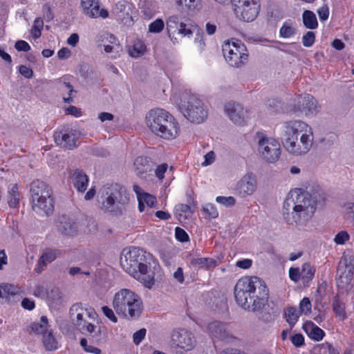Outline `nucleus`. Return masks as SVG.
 I'll return each mask as SVG.
<instances>
[{
  "mask_svg": "<svg viewBox=\"0 0 354 354\" xmlns=\"http://www.w3.org/2000/svg\"><path fill=\"white\" fill-rule=\"evenodd\" d=\"M324 201L325 194L321 190L290 192L283 202V218L288 225L303 230L308 225L317 206H322Z\"/></svg>",
  "mask_w": 354,
  "mask_h": 354,
  "instance_id": "f257e3e1",
  "label": "nucleus"
},
{
  "mask_svg": "<svg viewBox=\"0 0 354 354\" xmlns=\"http://www.w3.org/2000/svg\"><path fill=\"white\" fill-rule=\"evenodd\" d=\"M277 131L286 151L294 156L306 154L311 149L314 136L312 128L301 120L281 122Z\"/></svg>",
  "mask_w": 354,
  "mask_h": 354,
  "instance_id": "f03ea898",
  "label": "nucleus"
},
{
  "mask_svg": "<svg viewBox=\"0 0 354 354\" xmlns=\"http://www.w3.org/2000/svg\"><path fill=\"white\" fill-rule=\"evenodd\" d=\"M234 297L243 309L258 311L268 301V288L259 277H242L234 286Z\"/></svg>",
  "mask_w": 354,
  "mask_h": 354,
  "instance_id": "7ed1b4c3",
  "label": "nucleus"
},
{
  "mask_svg": "<svg viewBox=\"0 0 354 354\" xmlns=\"http://www.w3.org/2000/svg\"><path fill=\"white\" fill-rule=\"evenodd\" d=\"M142 250L131 247L123 249L120 256V265L123 270L140 281L145 287L151 288L154 284L155 270L148 261L149 259Z\"/></svg>",
  "mask_w": 354,
  "mask_h": 354,
  "instance_id": "20e7f679",
  "label": "nucleus"
},
{
  "mask_svg": "<svg viewBox=\"0 0 354 354\" xmlns=\"http://www.w3.org/2000/svg\"><path fill=\"white\" fill-rule=\"evenodd\" d=\"M97 201L104 213L120 216L126 210L129 197L125 187L115 183L104 185L98 192Z\"/></svg>",
  "mask_w": 354,
  "mask_h": 354,
  "instance_id": "39448f33",
  "label": "nucleus"
},
{
  "mask_svg": "<svg viewBox=\"0 0 354 354\" xmlns=\"http://www.w3.org/2000/svg\"><path fill=\"white\" fill-rule=\"evenodd\" d=\"M146 124L156 136L172 140L178 135L180 128L174 117L162 109L150 110L145 117Z\"/></svg>",
  "mask_w": 354,
  "mask_h": 354,
  "instance_id": "423d86ee",
  "label": "nucleus"
},
{
  "mask_svg": "<svg viewBox=\"0 0 354 354\" xmlns=\"http://www.w3.org/2000/svg\"><path fill=\"white\" fill-rule=\"evenodd\" d=\"M113 307L118 315L136 319L142 311V302L140 297L129 289H122L115 293Z\"/></svg>",
  "mask_w": 354,
  "mask_h": 354,
  "instance_id": "0eeeda50",
  "label": "nucleus"
},
{
  "mask_svg": "<svg viewBox=\"0 0 354 354\" xmlns=\"http://www.w3.org/2000/svg\"><path fill=\"white\" fill-rule=\"evenodd\" d=\"M32 209L37 213L48 216L54 210L53 191L44 181L34 180L30 185Z\"/></svg>",
  "mask_w": 354,
  "mask_h": 354,
  "instance_id": "6e6552de",
  "label": "nucleus"
},
{
  "mask_svg": "<svg viewBox=\"0 0 354 354\" xmlns=\"http://www.w3.org/2000/svg\"><path fill=\"white\" fill-rule=\"evenodd\" d=\"M178 108L183 116L191 122L201 123L207 119V109L203 101L194 94H181Z\"/></svg>",
  "mask_w": 354,
  "mask_h": 354,
  "instance_id": "1a4fd4ad",
  "label": "nucleus"
},
{
  "mask_svg": "<svg viewBox=\"0 0 354 354\" xmlns=\"http://www.w3.org/2000/svg\"><path fill=\"white\" fill-rule=\"evenodd\" d=\"M222 51L225 60L232 66L239 68L248 62V51L241 41H225L222 46Z\"/></svg>",
  "mask_w": 354,
  "mask_h": 354,
  "instance_id": "9d476101",
  "label": "nucleus"
},
{
  "mask_svg": "<svg viewBox=\"0 0 354 354\" xmlns=\"http://www.w3.org/2000/svg\"><path fill=\"white\" fill-rule=\"evenodd\" d=\"M255 140L258 145V151L263 159L269 162H274L279 159L281 146L276 139L268 137L262 132H257Z\"/></svg>",
  "mask_w": 354,
  "mask_h": 354,
  "instance_id": "9b49d317",
  "label": "nucleus"
},
{
  "mask_svg": "<svg viewBox=\"0 0 354 354\" xmlns=\"http://www.w3.org/2000/svg\"><path fill=\"white\" fill-rule=\"evenodd\" d=\"M236 17L241 21L250 22L259 15L260 4L257 0H231Z\"/></svg>",
  "mask_w": 354,
  "mask_h": 354,
  "instance_id": "f8f14e48",
  "label": "nucleus"
},
{
  "mask_svg": "<svg viewBox=\"0 0 354 354\" xmlns=\"http://www.w3.org/2000/svg\"><path fill=\"white\" fill-rule=\"evenodd\" d=\"M354 259L352 256L344 254L339 262L336 283L338 288H346L353 281Z\"/></svg>",
  "mask_w": 354,
  "mask_h": 354,
  "instance_id": "ddd939ff",
  "label": "nucleus"
},
{
  "mask_svg": "<svg viewBox=\"0 0 354 354\" xmlns=\"http://www.w3.org/2000/svg\"><path fill=\"white\" fill-rule=\"evenodd\" d=\"M75 326L82 334H89L88 340L91 343L100 345L106 342V331L104 327L99 326L97 328L94 324L88 323L86 318L81 322L80 325Z\"/></svg>",
  "mask_w": 354,
  "mask_h": 354,
  "instance_id": "4468645a",
  "label": "nucleus"
},
{
  "mask_svg": "<svg viewBox=\"0 0 354 354\" xmlns=\"http://www.w3.org/2000/svg\"><path fill=\"white\" fill-rule=\"evenodd\" d=\"M225 111L230 119L237 125H245L249 118V111L241 104L234 102L226 103Z\"/></svg>",
  "mask_w": 354,
  "mask_h": 354,
  "instance_id": "2eb2a0df",
  "label": "nucleus"
},
{
  "mask_svg": "<svg viewBox=\"0 0 354 354\" xmlns=\"http://www.w3.org/2000/svg\"><path fill=\"white\" fill-rule=\"evenodd\" d=\"M171 342L174 348L191 351L194 347L196 340L191 332L185 329H180L173 331Z\"/></svg>",
  "mask_w": 354,
  "mask_h": 354,
  "instance_id": "dca6fc26",
  "label": "nucleus"
},
{
  "mask_svg": "<svg viewBox=\"0 0 354 354\" xmlns=\"http://www.w3.org/2000/svg\"><path fill=\"white\" fill-rule=\"evenodd\" d=\"M134 9L135 7L131 3L122 0L114 5L112 13L124 25L131 26L133 23L132 15Z\"/></svg>",
  "mask_w": 354,
  "mask_h": 354,
  "instance_id": "f3484780",
  "label": "nucleus"
},
{
  "mask_svg": "<svg viewBox=\"0 0 354 354\" xmlns=\"http://www.w3.org/2000/svg\"><path fill=\"white\" fill-rule=\"evenodd\" d=\"M207 331L212 339L229 341L234 338L227 326L219 321H213L209 323Z\"/></svg>",
  "mask_w": 354,
  "mask_h": 354,
  "instance_id": "a211bd4d",
  "label": "nucleus"
},
{
  "mask_svg": "<svg viewBox=\"0 0 354 354\" xmlns=\"http://www.w3.org/2000/svg\"><path fill=\"white\" fill-rule=\"evenodd\" d=\"M57 231L63 236H73L77 234V224L73 218L62 214L56 221Z\"/></svg>",
  "mask_w": 354,
  "mask_h": 354,
  "instance_id": "6ab92c4d",
  "label": "nucleus"
},
{
  "mask_svg": "<svg viewBox=\"0 0 354 354\" xmlns=\"http://www.w3.org/2000/svg\"><path fill=\"white\" fill-rule=\"evenodd\" d=\"M80 7L83 13L89 18H97L100 17L105 19L109 17V12L106 9L100 10V2L98 0H81Z\"/></svg>",
  "mask_w": 354,
  "mask_h": 354,
  "instance_id": "aec40b11",
  "label": "nucleus"
},
{
  "mask_svg": "<svg viewBox=\"0 0 354 354\" xmlns=\"http://www.w3.org/2000/svg\"><path fill=\"white\" fill-rule=\"evenodd\" d=\"M194 32H196L195 41L198 42L199 46L202 48L205 46V41L203 39V32L193 21L189 19L182 21L177 31L178 34L187 37H190Z\"/></svg>",
  "mask_w": 354,
  "mask_h": 354,
  "instance_id": "412c9836",
  "label": "nucleus"
},
{
  "mask_svg": "<svg viewBox=\"0 0 354 354\" xmlns=\"http://www.w3.org/2000/svg\"><path fill=\"white\" fill-rule=\"evenodd\" d=\"M70 318L74 326L80 325L81 322L86 317L95 318L96 313L93 309H87L82 306V304H73L69 310Z\"/></svg>",
  "mask_w": 354,
  "mask_h": 354,
  "instance_id": "4be33fe9",
  "label": "nucleus"
},
{
  "mask_svg": "<svg viewBox=\"0 0 354 354\" xmlns=\"http://www.w3.org/2000/svg\"><path fill=\"white\" fill-rule=\"evenodd\" d=\"M257 185V178L252 173L246 174L238 183L236 189L242 196L252 195Z\"/></svg>",
  "mask_w": 354,
  "mask_h": 354,
  "instance_id": "5701e85b",
  "label": "nucleus"
},
{
  "mask_svg": "<svg viewBox=\"0 0 354 354\" xmlns=\"http://www.w3.org/2000/svg\"><path fill=\"white\" fill-rule=\"evenodd\" d=\"M297 107L299 111L306 115H315L318 112L317 103L313 96L306 95L298 99Z\"/></svg>",
  "mask_w": 354,
  "mask_h": 354,
  "instance_id": "b1692460",
  "label": "nucleus"
},
{
  "mask_svg": "<svg viewBox=\"0 0 354 354\" xmlns=\"http://www.w3.org/2000/svg\"><path fill=\"white\" fill-rule=\"evenodd\" d=\"M55 142L63 148L73 149L75 147L76 136L72 130L60 131L54 134Z\"/></svg>",
  "mask_w": 354,
  "mask_h": 354,
  "instance_id": "393cba45",
  "label": "nucleus"
},
{
  "mask_svg": "<svg viewBox=\"0 0 354 354\" xmlns=\"http://www.w3.org/2000/svg\"><path fill=\"white\" fill-rule=\"evenodd\" d=\"M134 167L137 176L144 179H147L148 173L152 171L149 159L144 156H139L135 160Z\"/></svg>",
  "mask_w": 354,
  "mask_h": 354,
  "instance_id": "a878e982",
  "label": "nucleus"
},
{
  "mask_svg": "<svg viewBox=\"0 0 354 354\" xmlns=\"http://www.w3.org/2000/svg\"><path fill=\"white\" fill-rule=\"evenodd\" d=\"M59 254L60 252L57 250L46 248L38 260V267L35 269L36 271L37 272H41L44 267L53 262Z\"/></svg>",
  "mask_w": 354,
  "mask_h": 354,
  "instance_id": "bb28decb",
  "label": "nucleus"
},
{
  "mask_svg": "<svg viewBox=\"0 0 354 354\" xmlns=\"http://www.w3.org/2000/svg\"><path fill=\"white\" fill-rule=\"evenodd\" d=\"M88 178L82 170L76 169L72 176L73 186L80 192H84L87 187Z\"/></svg>",
  "mask_w": 354,
  "mask_h": 354,
  "instance_id": "cd10ccee",
  "label": "nucleus"
},
{
  "mask_svg": "<svg viewBox=\"0 0 354 354\" xmlns=\"http://www.w3.org/2000/svg\"><path fill=\"white\" fill-rule=\"evenodd\" d=\"M304 329L310 338L315 341L323 339L325 333L322 329L312 322H308L304 325Z\"/></svg>",
  "mask_w": 354,
  "mask_h": 354,
  "instance_id": "c85d7f7f",
  "label": "nucleus"
},
{
  "mask_svg": "<svg viewBox=\"0 0 354 354\" xmlns=\"http://www.w3.org/2000/svg\"><path fill=\"white\" fill-rule=\"evenodd\" d=\"M190 263L194 268L209 270L216 265V261L212 258H195L190 259Z\"/></svg>",
  "mask_w": 354,
  "mask_h": 354,
  "instance_id": "c756f323",
  "label": "nucleus"
},
{
  "mask_svg": "<svg viewBox=\"0 0 354 354\" xmlns=\"http://www.w3.org/2000/svg\"><path fill=\"white\" fill-rule=\"evenodd\" d=\"M332 306L336 317H338L339 320L343 321L346 319L345 304L337 296L334 297Z\"/></svg>",
  "mask_w": 354,
  "mask_h": 354,
  "instance_id": "7c9ffc66",
  "label": "nucleus"
},
{
  "mask_svg": "<svg viewBox=\"0 0 354 354\" xmlns=\"http://www.w3.org/2000/svg\"><path fill=\"white\" fill-rule=\"evenodd\" d=\"M304 26L308 29H315L318 22L315 14L310 10H305L302 15Z\"/></svg>",
  "mask_w": 354,
  "mask_h": 354,
  "instance_id": "2f4dec72",
  "label": "nucleus"
},
{
  "mask_svg": "<svg viewBox=\"0 0 354 354\" xmlns=\"http://www.w3.org/2000/svg\"><path fill=\"white\" fill-rule=\"evenodd\" d=\"M301 313L295 307H288L284 310V317L290 326V329L296 324Z\"/></svg>",
  "mask_w": 354,
  "mask_h": 354,
  "instance_id": "473e14b6",
  "label": "nucleus"
},
{
  "mask_svg": "<svg viewBox=\"0 0 354 354\" xmlns=\"http://www.w3.org/2000/svg\"><path fill=\"white\" fill-rule=\"evenodd\" d=\"M31 330L36 334L44 335L48 331V319L46 316H42L39 322L32 323L30 326Z\"/></svg>",
  "mask_w": 354,
  "mask_h": 354,
  "instance_id": "72a5a7b5",
  "label": "nucleus"
},
{
  "mask_svg": "<svg viewBox=\"0 0 354 354\" xmlns=\"http://www.w3.org/2000/svg\"><path fill=\"white\" fill-rule=\"evenodd\" d=\"M19 202V193L17 184L11 185L8 191V205L10 207L15 208Z\"/></svg>",
  "mask_w": 354,
  "mask_h": 354,
  "instance_id": "f704fd0d",
  "label": "nucleus"
},
{
  "mask_svg": "<svg viewBox=\"0 0 354 354\" xmlns=\"http://www.w3.org/2000/svg\"><path fill=\"white\" fill-rule=\"evenodd\" d=\"M42 342L47 351H54L57 348V342L51 330H48L43 335Z\"/></svg>",
  "mask_w": 354,
  "mask_h": 354,
  "instance_id": "c9c22d12",
  "label": "nucleus"
},
{
  "mask_svg": "<svg viewBox=\"0 0 354 354\" xmlns=\"http://www.w3.org/2000/svg\"><path fill=\"white\" fill-rule=\"evenodd\" d=\"M182 21L180 17L177 15L170 16L166 22L167 30L169 33V37H171V33H175L179 29V26Z\"/></svg>",
  "mask_w": 354,
  "mask_h": 354,
  "instance_id": "e433bc0d",
  "label": "nucleus"
},
{
  "mask_svg": "<svg viewBox=\"0 0 354 354\" xmlns=\"http://www.w3.org/2000/svg\"><path fill=\"white\" fill-rule=\"evenodd\" d=\"M47 297L49 302L55 304H60L62 301V292L57 287L52 288L47 292Z\"/></svg>",
  "mask_w": 354,
  "mask_h": 354,
  "instance_id": "4c0bfd02",
  "label": "nucleus"
},
{
  "mask_svg": "<svg viewBox=\"0 0 354 354\" xmlns=\"http://www.w3.org/2000/svg\"><path fill=\"white\" fill-rule=\"evenodd\" d=\"M97 41L99 43V46H104V44H115L117 39L113 34L105 32L97 36Z\"/></svg>",
  "mask_w": 354,
  "mask_h": 354,
  "instance_id": "58836bf2",
  "label": "nucleus"
},
{
  "mask_svg": "<svg viewBox=\"0 0 354 354\" xmlns=\"http://www.w3.org/2000/svg\"><path fill=\"white\" fill-rule=\"evenodd\" d=\"M315 272V270L313 268V266H311L310 263H305L302 266L301 277L304 280L309 281L313 278Z\"/></svg>",
  "mask_w": 354,
  "mask_h": 354,
  "instance_id": "ea45409f",
  "label": "nucleus"
},
{
  "mask_svg": "<svg viewBox=\"0 0 354 354\" xmlns=\"http://www.w3.org/2000/svg\"><path fill=\"white\" fill-rule=\"evenodd\" d=\"M17 292L16 288L8 283L0 284V298H8L10 295H14Z\"/></svg>",
  "mask_w": 354,
  "mask_h": 354,
  "instance_id": "a19ab883",
  "label": "nucleus"
},
{
  "mask_svg": "<svg viewBox=\"0 0 354 354\" xmlns=\"http://www.w3.org/2000/svg\"><path fill=\"white\" fill-rule=\"evenodd\" d=\"M295 33V28L290 24L286 22L280 28V36L283 38H288Z\"/></svg>",
  "mask_w": 354,
  "mask_h": 354,
  "instance_id": "79ce46f5",
  "label": "nucleus"
},
{
  "mask_svg": "<svg viewBox=\"0 0 354 354\" xmlns=\"http://www.w3.org/2000/svg\"><path fill=\"white\" fill-rule=\"evenodd\" d=\"M268 107L271 112L280 113L283 110V104L279 100L270 99L268 102Z\"/></svg>",
  "mask_w": 354,
  "mask_h": 354,
  "instance_id": "37998d69",
  "label": "nucleus"
},
{
  "mask_svg": "<svg viewBox=\"0 0 354 354\" xmlns=\"http://www.w3.org/2000/svg\"><path fill=\"white\" fill-rule=\"evenodd\" d=\"M145 46L141 42L135 44L131 50L129 51V54L131 57H138L144 54L145 50Z\"/></svg>",
  "mask_w": 354,
  "mask_h": 354,
  "instance_id": "c03bdc74",
  "label": "nucleus"
},
{
  "mask_svg": "<svg viewBox=\"0 0 354 354\" xmlns=\"http://www.w3.org/2000/svg\"><path fill=\"white\" fill-rule=\"evenodd\" d=\"M81 346L87 353L100 354L101 350L97 347L88 344V339L86 338H82L80 342Z\"/></svg>",
  "mask_w": 354,
  "mask_h": 354,
  "instance_id": "a18cd8bd",
  "label": "nucleus"
},
{
  "mask_svg": "<svg viewBox=\"0 0 354 354\" xmlns=\"http://www.w3.org/2000/svg\"><path fill=\"white\" fill-rule=\"evenodd\" d=\"M312 305L308 297H304L299 304V313L307 315L311 312Z\"/></svg>",
  "mask_w": 354,
  "mask_h": 354,
  "instance_id": "49530a36",
  "label": "nucleus"
},
{
  "mask_svg": "<svg viewBox=\"0 0 354 354\" xmlns=\"http://www.w3.org/2000/svg\"><path fill=\"white\" fill-rule=\"evenodd\" d=\"M42 19L41 18H36L31 30L35 38H39L41 36V30L42 29Z\"/></svg>",
  "mask_w": 354,
  "mask_h": 354,
  "instance_id": "de8ad7c7",
  "label": "nucleus"
},
{
  "mask_svg": "<svg viewBox=\"0 0 354 354\" xmlns=\"http://www.w3.org/2000/svg\"><path fill=\"white\" fill-rule=\"evenodd\" d=\"M164 28V22L162 19H158L150 24L149 31L151 32L158 33L162 30Z\"/></svg>",
  "mask_w": 354,
  "mask_h": 354,
  "instance_id": "09e8293b",
  "label": "nucleus"
},
{
  "mask_svg": "<svg viewBox=\"0 0 354 354\" xmlns=\"http://www.w3.org/2000/svg\"><path fill=\"white\" fill-rule=\"evenodd\" d=\"M216 201L225 207H231L235 204L236 200L232 196H217Z\"/></svg>",
  "mask_w": 354,
  "mask_h": 354,
  "instance_id": "8fccbe9b",
  "label": "nucleus"
},
{
  "mask_svg": "<svg viewBox=\"0 0 354 354\" xmlns=\"http://www.w3.org/2000/svg\"><path fill=\"white\" fill-rule=\"evenodd\" d=\"M315 39V33L312 31H308L302 37L303 45L306 47H310L314 44Z\"/></svg>",
  "mask_w": 354,
  "mask_h": 354,
  "instance_id": "3c124183",
  "label": "nucleus"
},
{
  "mask_svg": "<svg viewBox=\"0 0 354 354\" xmlns=\"http://www.w3.org/2000/svg\"><path fill=\"white\" fill-rule=\"evenodd\" d=\"M278 315L279 313L275 310H273L272 313L263 311L261 313L260 319L264 322L268 323L274 321Z\"/></svg>",
  "mask_w": 354,
  "mask_h": 354,
  "instance_id": "603ef678",
  "label": "nucleus"
},
{
  "mask_svg": "<svg viewBox=\"0 0 354 354\" xmlns=\"http://www.w3.org/2000/svg\"><path fill=\"white\" fill-rule=\"evenodd\" d=\"M140 198L149 207H152L156 203V198L147 193H142Z\"/></svg>",
  "mask_w": 354,
  "mask_h": 354,
  "instance_id": "864d4df0",
  "label": "nucleus"
},
{
  "mask_svg": "<svg viewBox=\"0 0 354 354\" xmlns=\"http://www.w3.org/2000/svg\"><path fill=\"white\" fill-rule=\"evenodd\" d=\"M349 238L350 236L346 232L341 231L335 235L334 241L338 245H343Z\"/></svg>",
  "mask_w": 354,
  "mask_h": 354,
  "instance_id": "5fc2aeb1",
  "label": "nucleus"
},
{
  "mask_svg": "<svg viewBox=\"0 0 354 354\" xmlns=\"http://www.w3.org/2000/svg\"><path fill=\"white\" fill-rule=\"evenodd\" d=\"M175 236L176 239L180 242H186L189 241V236L187 233L179 227H176Z\"/></svg>",
  "mask_w": 354,
  "mask_h": 354,
  "instance_id": "6e6d98bb",
  "label": "nucleus"
},
{
  "mask_svg": "<svg viewBox=\"0 0 354 354\" xmlns=\"http://www.w3.org/2000/svg\"><path fill=\"white\" fill-rule=\"evenodd\" d=\"M203 211L210 217L215 218L218 216L217 209L212 204H207L203 207Z\"/></svg>",
  "mask_w": 354,
  "mask_h": 354,
  "instance_id": "4d7b16f0",
  "label": "nucleus"
},
{
  "mask_svg": "<svg viewBox=\"0 0 354 354\" xmlns=\"http://www.w3.org/2000/svg\"><path fill=\"white\" fill-rule=\"evenodd\" d=\"M146 332H147V330L145 328H141L139 330L134 333V334L133 335V342L136 345H138L142 341V339L145 338V337L146 335Z\"/></svg>",
  "mask_w": 354,
  "mask_h": 354,
  "instance_id": "13d9d810",
  "label": "nucleus"
},
{
  "mask_svg": "<svg viewBox=\"0 0 354 354\" xmlns=\"http://www.w3.org/2000/svg\"><path fill=\"white\" fill-rule=\"evenodd\" d=\"M102 310L104 315L113 323H116L118 322V319L111 308L106 306H104L102 308Z\"/></svg>",
  "mask_w": 354,
  "mask_h": 354,
  "instance_id": "bf43d9fd",
  "label": "nucleus"
},
{
  "mask_svg": "<svg viewBox=\"0 0 354 354\" xmlns=\"http://www.w3.org/2000/svg\"><path fill=\"white\" fill-rule=\"evenodd\" d=\"M15 48L18 51L28 52L30 50V45L24 40H19L15 44Z\"/></svg>",
  "mask_w": 354,
  "mask_h": 354,
  "instance_id": "052dcab7",
  "label": "nucleus"
},
{
  "mask_svg": "<svg viewBox=\"0 0 354 354\" xmlns=\"http://www.w3.org/2000/svg\"><path fill=\"white\" fill-rule=\"evenodd\" d=\"M291 342L296 347H300L304 344V337L301 334H295L291 337Z\"/></svg>",
  "mask_w": 354,
  "mask_h": 354,
  "instance_id": "680f3d73",
  "label": "nucleus"
},
{
  "mask_svg": "<svg viewBox=\"0 0 354 354\" xmlns=\"http://www.w3.org/2000/svg\"><path fill=\"white\" fill-rule=\"evenodd\" d=\"M289 277L291 280L297 282L301 277V272L298 268H290L289 270Z\"/></svg>",
  "mask_w": 354,
  "mask_h": 354,
  "instance_id": "e2e57ef3",
  "label": "nucleus"
},
{
  "mask_svg": "<svg viewBox=\"0 0 354 354\" xmlns=\"http://www.w3.org/2000/svg\"><path fill=\"white\" fill-rule=\"evenodd\" d=\"M167 169V165L165 163L161 164L157 167L155 170V174L159 179L164 178L165 173Z\"/></svg>",
  "mask_w": 354,
  "mask_h": 354,
  "instance_id": "0e129e2a",
  "label": "nucleus"
},
{
  "mask_svg": "<svg viewBox=\"0 0 354 354\" xmlns=\"http://www.w3.org/2000/svg\"><path fill=\"white\" fill-rule=\"evenodd\" d=\"M19 73L21 75L25 77L26 78H31L33 76L32 70L24 65H21L19 66Z\"/></svg>",
  "mask_w": 354,
  "mask_h": 354,
  "instance_id": "69168bd1",
  "label": "nucleus"
},
{
  "mask_svg": "<svg viewBox=\"0 0 354 354\" xmlns=\"http://www.w3.org/2000/svg\"><path fill=\"white\" fill-rule=\"evenodd\" d=\"M321 21H326L328 18L329 9L327 6H324L317 10Z\"/></svg>",
  "mask_w": 354,
  "mask_h": 354,
  "instance_id": "338daca9",
  "label": "nucleus"
},
{
  "mask_svg": "<svg viewBox=\"0 0 354 354\" xmlns=\"http://www.w3.org/2000/svg\"><path fill=\"white\" fill-rule=\"evenodd\" d=\"M120 46L117 42L115 44H104V50L106 53L118 52Z\"/></svg>",
  "mask_w": 354,
  "mask_h": 354,
  "instance_id": "774afa93",
  "label": "nucleus"
}]
</instances>
